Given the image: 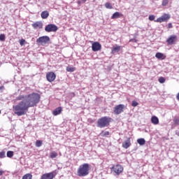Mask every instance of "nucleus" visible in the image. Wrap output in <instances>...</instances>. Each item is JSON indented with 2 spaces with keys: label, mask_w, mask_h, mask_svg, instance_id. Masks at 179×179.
<instances>
[{
  "label": "nucleus",
  "mask_w": 179,
  "mask_h": 179,
  "mask_svg": "<svg viewBox=\"0 0 179 179\" xmlns=\"http://www.w3.org/2000/svg\"><path fill=\"white\" fill-rule=\"evenodd\" d=\"M6 157L5 151L0 152V159H5Z\"/></svg>",
  "instance_id": "29"
},
{
  "label": "nucleus",
  "mask_w": 179,
  "mask_h": 179,
  "mask_svg": "<svg viewBox=\"0 0 179 179\" xmlns=\"http://www.w3.org/2000/svg\"><path fill=\"white\" fill-rule=\"evenodd\" d=\"M138 103L136 101H133L131 103V106L132 107H136L137 106H138Z\"/></svg>",
  "instance_id": "33"
},
{
  "label": "nucleus",
  "mask_w": 179,
  "mask_h": 179,
  "mask_svg": "<svg viewBox=\"0 0 179 179\" xmlns=\"http://www.w3.org/2000/svg\"><path fill=\"white\" fill-rule=\"evenodd\" d=\"M112 120L113 119L110 117H102L97 120L96 127L98 128H106L110 125V122H111Z\"/></svg>",
  "instance_id": "2"
},
{
  "label": "nucleus",
  "mask_w": 179,
  "mask_h": 179,
  "mask_svg": "<svg viewBox=\"0 0 179 179\" xmlns=\"http://www.w3.org/2000/svg\"><path fill=\"white\" fill-rule=\"evenodd\" d=\"M176 135H177L178 136H179V131H178V130H177V131H176Z\"/></svg>",
  "instance_id": "39"
},
{
  "label": "nucleus",
  "mask_w": 179,
  "mask_h": 179,
  "mask_svg": "<svg viewBox=\"0 0 179 179\" xmlns=\"http://www.w3.org/2000/svg\"><path fill=\"white\" fill-rule=\"evenodd\" d=\"M43 145V141L38 140L36 142V148H41V146Z\"/></svg>",
  "instance_id": "24"
},
{
  "label": "nucleus",
  "mask_w": 179,
  "mask_h": 179,
  "mask_svg": "<svg viewBox=\"0 0 179 179\" xmlns=\"http://www.w3.org/2000/svg\"><path fill=\"white\" fill-rule=\"evenodd\" d=\"M151 122L154 124V125H157L159 124V118L156 116H152L151 117Z\"/></svg>",
  "instance_id": "15"
},
{
  "label": "nucleus",
  "mask_w": 179,
  "mask_h": 179,
  "mask_svg": "<svg viewBox=\"0 0 179 179\" xmlns=\"http://www.w3.org/2000/svg\"><path fill=\"white\" fill-rule=\"evenodd\" d=\"M41 16L42 19H47V17L50 16V13H48V11L45 10L41 13Z\"/></svg>",
  "instance_id": "17"
},
{
  "label": "nucleus",
  "mask_w": 179,
  "mask_h": 179,
  "mask_svg": "<svg viewBox=\"0 0 179 179\" xmlns=\"http://www.w3.org/2000/svg\"><path fill=\"white\" fill-rule=\"evenodd\" d=\"M158 82H159V83H164V82H166V78H164V77H160L158 79Z\"/></svg>",
  "instance_id": "30"
},
{
  "label": "nucleus",
  "mask_w": 179,
  "mask_h": 179,
  "mask_svg": "<svg viewBox=\"0 0 179 179\" xmlns=\"http://www.w3.org/2000/svg\"><path fill=\"white\" fill-rule=\"evenodd\" d=\"M121 50V46H115L112 49V54H115V52H118Z\"/></svg>",
  "instance_id": "20"
},
{
  "label": "nucleus",
  "mask_w": 179,
  "mask_h": 179,
  "mask_svg": "<svg viewBox=\"0 0 179 179\" xmlns=\"http://www.w3.org/2000/svg\"><path fill=\"white\" fill-rule=\"evenodd\" d=\"M41 96L39 94L31 93L27 95H19L16 100L20 102L13 106V111L17 117L26 115L29 109L31 107H37V104L40 103Z\"/></svg>",
  "instance_id": "1"
},
{
  "label": "nucleus",
  "mask_w": 179,
  "mask_h": 179,
  "mask_svg": "<svg viewBox=\"0 0 179 179\" xmlns=\"http://www.w3.org/2000/svg\"><path fill=\"white\" fill-rule=\"evenodd\" d=\"M56 78H57V76L54 72H49L46 75V78L48 80V82H54Z\"/></svg>",
  "instance_id": "12"
},
{
  "label": "nucleus",
  "mask_w": 179,
  "mask_h": 179,
  "mask_svg": "<svg viewBox=\"0 0 179 179\" xmlns=\"http://www.w3.org/2000/svg\"><path fill=\"white\" fill-rule=\"evenodd\" d=\"M50 41V37L48 36H41L38 39H36V43L38 44V45H45L46 44H48Z\"/></svg>",
  "instance_id": "4"
},
{
  "label": "nucleus",
  "mask_w": 179,
  "mask_h": 179,
  "mask_svg": "<svg viewBox=\"0 0 179 179\" xmlns=\"http://www.w3.org/2000/svg\"><path fill=\"white\" fill-rule=\"evenodd\" d=\"M62 112V108L61 107L57 108L53 111V115H59V114H61Z\"/></svg>",
  "instance_id": "16"
},
{
  "label": "nucleus",
  "mask_w": 179,
  "mask_h": 179,
  "mask_svg": "<svg viewBox=\"0 0 179 179\" xmlns=\"http://www.w3.org/2000/svg\"><path fill=\"white\" fill-rule=\"evenodd\" d=\"M3 171L0 169V176H3Z\"/></svg>",
  "instance_id": "38"
},
{
  "label": "nucleus",
  "mask_w": 179,
  "mask_h": 179,
  "mask_svg": "<svg viewBox=\"0 0 179 179\" xmlns=\"http://www.w3.org/2000/svg\"><path fill=\"white\" fill-rule=\"evenodd\" d=\"M170 17H171L170 15L164 14L162 17H159L157 20H155V22L157 23H163V22H167L168 20H169Z\"/></svg>",
  "instance_id": "7"
},
{
  "label": "nucleus",
  "mask_w": 179,
  "mask_h": 179,
  "mask_svg": "<svg viewBox=\"0 0 179 179\" xmlns=\"http://www.w3.org/2000/svg\"><path fill=\"white\" fill-rule=\"evenodd\" d=\"M101 136H108V135H110V132L109 131H103L101 134H100Z\"/></svg>",
  "instance_id": "25"
},
{
  "label": "nucleus",
  "mask_w": 179,
  "mask_h": 179,
  "mask_svg": "<svg viewBox=\"0 0 179 179\" xmlns=\"http://www.w3.org/2000/svg\"><path fill=\"white\" fill-rule=\"evenodd\" d=\"M24 43H26V40H24V39H21V40L20 41V45H24Z\"/></svg>",
  "instance_id": "36"
},
{
  "label": "nucleus",
  "mask_w": 179,
  "mask_h": 179,
  "mask_svg": "<svg viewBox=\"0 0 179 179\" xmlns=\"http://www.w3.org/2000/svg\"><path fill=\"white\" fill-rule=\"evenodd\" d=\"M89 170H90L89 164H83L79 166L77 174L78 177H86V176H89Z\"/></svg>",
  "instance_id": "3"
},
{
  "label": "nucleus",
  "mask_w": 179,
  "mask_h": 179,
  "mask_svg": "<svg viewBox=\"0 0 179 179\" xmlns=\"http://www.w3.org/2000/svg\"><path fill=\"white\" fill-rule=\"evenodd\" d=\"M176 41H177V36L176 35L170 36L166 40L168 45H173Z\"/></svg>",
  "instance_id": "10"
},
{
  "label": "nucleus",
  "mask_w": 179,
  "mask_h": 179,
  "mask_svg": "<svg viewBox=\"0 0 179 179\" xmlns=\"http://www.w3.org/2000/svg\"><path fill=\"white\" fill-rule=\"evenodd\" d=\"M169 0H163L162 1V6H167L169 5Z\"/></svg>",
  "instance_id": "31"
},
{
  "label": "nucleus",
  "mask_w": 179,
  "mask_h": 179,
  "mask_svg": "<svg viewBox=\"0 0 179 179\" xmlns=\"http://www.w3.org/2000/svg\"><path fill=\"white\" fill-rule=\"evenodd\" d=\"M155 17H156L154 15H149L148 19H149V20H150L152 22V21L155 20Z\"/></svg>",
  "instance_id": "34"
},
{
  "label": "nucleus",
  "mask_w": 179,
  "mask_h": 179,
  "mask_svg": "<svg viewBox=\"0 0 179 179\" xmlns=\"http://www.w3.org/2000/svg\"><path fill=\"white\" fill-rule=\"evenodd\" d=\"M121 16H122V14H121L120 12H115L111 16V19H118V17H120Z\"/></svg>",
  "instance_id": "18"
},
{
  "label": "nucleus",
  "mask_w": 179,
  "mask_h": 179,
  "mask_svg": "<svg viewBox=\"0 0 179 179\" xmlns=\"http://www.w3.org/2000/svg\"><path fill=\"white\" fill-rule=\"evenodd\" d=\"M78 5H80V3H82V1H78Z\"/></svg>",
  "instance_id": "41"
},
{
  "label": "nucleus",
  "mask_w": 179,
  "mask_h": 179,
  "mask_svg": "<svg viewBox=\"0 0 179 179\" xmlns=\"http://www.w3.org/2000/svg\"><path fill=\"white\" fill-rule=\"evenodd\" d=\"M57 156H58V154L55 152H52L50 153V157L51 159H55V157H57Z\"/></svg>",
  "instance_id": "26"
},
{
  "label": "nucleus",
  "mask_w": 179,
  "mask_h": 179,
  "mask_svg": "<svg viewBox=\"0 0 179 179\" xmlns=\"http://www.w3.org/2000/svg\"><path fill=\"white\" fill-rule=\"evenodd\" d=\"M87 0H81L82 3H85V2H86Z\"/></svg>",
  "instance_id": "40"
},
{
  "label": "nucleus",
  "mask_w": 179,
  "mask_h": 179,
  "mask_svg": "<svg viewBox=\"0 0 179 179\" xmlns=\"http://www.w3.org/2000/svg\"><path fill=\"white\" fill-rule=\"evenodd\" d=\"M66 71H67V72H75V68L71 67V66H67Z\"/></svg>",
  "instance_id": "27"
},
{
  "label": "nucleus",
  "mask_w": 179,
  "mask_h": 179,
  "mask_svg": "<svg viewBox=\"0 0 179 179\" xmlns=\"http://www.w3.org/2000/svg\"><path fill=\"white\" fill-rule=\"evenodd\" d=\"M163 53H160V52H157L155 55L156 58H157L158 59H162V58H163Z\"/></svg>",
  "instance_id": "23"
},
{
  "label": "nucleus",
  "mask_w": 179,
  "mask_h": 179,
  "mask_svg": "<svg viewBox=\"0 0 179 179\" xmlns=\"http://www.w3.org/2000/svg\"><path fill=\"white\" fill-rule=\"evenodd\" d=\"M13 151H8L7 152V157L12 158L13 157Z\"/></svg>",
  "instance_id": "28"
},
{
  "label": "nucleus",
  "mask_w": 179,
  "mask_h": 179,
  "mask_svg": "<svg viewBox=\"0 0 179 179\" xmlns=\"http://www.w3.org/2000/svg\"><path fill=\"white\" fill-rule=\"evenodd\" d=\"M124 109H125V105L119 104L114 108L113 111H114L115 114H116V115H118L121 114V113H124Z\"/></svg>",
  "instance_id": "6"
},
{
  "label": "nucleus",
  "mask_w": 179,
  "mask_h": 179,
  "mask_svg": "<svg viewBox=\"0 0 179 179\" xmlns=\"http://www.w3.org/2000/svg\"><path fill=\"white\" fill-rule=\"evenodd\" d=\"M22 179H33V175H31V173H27Z\"/></svg>",
  "instance_id": "21"
},
{
  "label": "nucleus",
  "mask_w": 179,
  "mask_h": 179,
  "mask_svg": "<svg viewBox=\"0 0 179 179\" xmlns=\"http://www.w3.org/2000/svg\"><path fill=\"white\" fill-rule=\"evenodd\" d=\"M168 29H173V24L169 23V24H168Z\"/></svg>",
  "instance_id": "37"
},
{
  "label": "nucleus",
  "mask_w": 179,
  "mask_h": 179,
  "mask_svg": "<svg viewBox=\"0 0 179 179\" xmlns=\"http://www.w3.org/2000/svg\"><path fill=\"white\" fill-rule=\"evenodd\" d=\"M92 50L94 52H96L97 51H100V50H101V44H100V43H99V42L93 43L92 45Z\"/></svg>",
  "instance_id": "11"
},
{
  "label": "nucleus",
  "mask_w": 179,
  "mask_h": 179,
  "mask_svg": "<svg viewBox=\"0 0 179 179\" xmlns=\"http://www.w3.org/2000/svg\"><path fill=\"white\" fill-rule=\"evenodd\" d=\"M137 143L141 146H143V145H145V143H146V141L145 140V138H138V139H137Z\"/></svg>",
  "instance_id": "19"
},
{
  "label": "nucleus",
  "mask_w": 179,
  "mask_h": 179,
  "mask_svg": "<svg viewBox=\"0 0 179 179\" xmlns=\"http://www.w3.org/2000/svg\"><path fill=\"white\" fill-rule=\"evenodd\" d=\"M0 114H1V110H0Z\"/></svg>",
  "instance_id": "42"
},
{
  "label": "nucleus",
  "mask_w": 179,
  "mask_h": 179,
  "mask_svg": "<svg viewBox=\"0 0 179 179\" xmlns=\"http://www.w3.org/2000/svg\"><path fill=\"white\" fill-rule=\"evenodd\" d=\"M131 146V138H128L124 143H122V147L124 149H128Z\"/></svg>",
  "instance_id": "14"
},
{
  "label": "nucleus",
  "mask_w": 179,
  "mask_h": 179,
  "mask_svg": "<svg viewBox=\"0 0 179 179\" xmlns=\"http://www.w3.org/2000/svg\"><path fill=\"white\" fill-rule=\"evenodd\" d=\"M55 177V172H50L43 174L41 176V179H54Z\"/></svg>",
  "instance_id": "9"
},
{
  "label": "nucleus",
  "mask_w": 179,
  "mask_h": 179,
  "mask_svg": "<svg viewBox=\"0 0 179 179\" xmlns=\"http://www.w3.org/2000/svg\"><path fill=\"white\" fill-rule=\"evenodd\" d=\"M173 122H174L175 125L178 126L179 125V118H174Z\"/></svg>",
  "instance_id": "32"
},
{
  "label": "nucleus",
  "mask_w": 179,
  "mask_h": 179,
  "mask_svg": "<svg viewBox=\"0 0 179 179\" xmlns=\"http://www.w3.org/2000/svg\"><path fill=\"white\" fill-rule=\"evenodd\" d=\"M32 27L36 30L37 29H41L43 27V22H36L32 24Z\"/></svg>",
  "instance_id": "13"
},
{
  "label": "nucleus",
  "mask_w": 179,
  "mask_h": 179,
  "mask_svg": "<svg viewBox=\"0 0 179 179\" xmlns=\"http://www.w3.org/2000/svg\"><path fill=\"white\" fill-rule=\"evenodd\" d=\"M57 30H58V27H57V25L54 24H49L46 25L45 27V31H46L47 33H51V32L55 33V31H57Z\"/></svg>",
  "instance_id": "5"
},
{
  "label": "nucleus",
  "mask_w": 179,
  "mask_h": 179,
  "mask_svg": "<svg viewBox=\"0 0 179 179\" xmlns=\"http://www.w3.org/2000/svg\"><path fill=\"white\" fill-rule=\"evenodd\" d=\"M105 8H106V9H113V5L111 3L107 2L105 3Z\"/></svg>",
  "instance_id": "22"
},
{
  "label": "nucleus",
  "mask_w": 179,
  "mask_h": 179,
  "mask_svg": "<svg viewBox=\"0 0 179 179\" xmlns=\"http://www.w3.org/2000/svg\"><path fill=\"white\" fill-rule=\"evenodd\" d=\"M112 171H113L114 173H115V174H117V176H119V174H121V173H122V171H124V168L122 167V166H121L120 164H117V165H114L112 167Z\"/></svg>",
  "instance_id": "8"
},
{
  "label": "nucleus",
  "mask_w": 179,
  "mask_h": 179,
  "mask_svg": "<svg viewBox=\"0 0 179 179\" xmlns=\"http://www.w3.org/2000/svg\"><path fill=\"white\" fill-rule=\"evenodd\" d=\"M0 41H5V34H0Z\"/></svg>",
  "instance_id": "35"
}]
</instances>
